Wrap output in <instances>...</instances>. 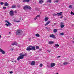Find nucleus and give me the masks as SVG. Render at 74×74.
I'll return each instance as SVG.
<instances>
[{
    "mask_svg": "<svg viewBox=\"0 0 74 74\" xmlns=\"http://www.w3.org/2000/svg\"><path fill=\"white\" fill-rule=\"evenodd\" d=\"M23 9L24 10H26L27 9H29V10H31V9H32V8H31L30 6H29V5H25L23 6Z\"/></svg>",
    "mask_w": 74,
    "mask_h": 74,
    "instance_id": "4",
    "label": "nucleus"
},
{
    "mask_svg": "<svg viewBox=\"0 0 74 74\" xmlns=\"http://www.w3.org/2000/svg\"><path fill=\"white\" fill-rule=\"evenodd\" d=\"M48 18L47 17H45V22H47V21H48Z\"/></svg>",
    "mask_w": 74,
    "mask_h": 74,
    "instance_id": "15",
    "label": "nucleus"
},
{
    "mask_svg": "<svg viewBox=\"0 0 74 74\" xmlns=\"http://www.w3.org/2000/svg\"><path fill=\"white\" fill-rule=\"evenodd\" d=\"M27 51H30V50H34L35 51V47L34 46H30L28 47L26 49Z\"/></svg>",
    "mask_w": 74,
    "mask_h": 74,
    "instance_id": "2",
    "label": "nucleus"
},
{
    "mask_svg": "<svg viewBox=\"0 0 74 74\" xmlns=\"http://www.w3.org/2000/svg\"><path fill=\"white\" fill-rule=\"evenodd\" d=\"M5 6H8V3L7 2H5L4 4Z\"/></svg>",
    "mask_w": 74,
    "mask_h": 74,
    "instance_id": "17",
    "label": "nucleus"
},
{
    "mask_svg": "<svg viewBox=\"0 0 74 74\" xmlns=\"http://www.w3.org/2000/svg\"><path fill=\"white\" fill-rule=\"evenodd\" d=\"M3 9H6V7H3Z\"/></svg>",
    "mask_w": 74,
    "mask_h": 74,
    "instance_id": "35",
    "label": "nucleus"
},
{
    "mask_svg": "<svg viewBox=\"0 0 74 74\" xmlns=\"http://www.w3.org/2000/svg\"><path fill=\"white\" fill-rule=\"evenodd\" d=\"M59 35H61V36H63V35H64V33H60L59 34Z\"/></svg>",
    "mask_w": 74,
    "mask_h": 74,
    "instance_id": "23",
    "label": "nucleus"
},
{
    "mask_svg": "<svg viewBox=\"0 0 74 74\" xmlns=\"http://www.w3.org/2000/svg\"><path fill=\"white\" fill-rule=\"evenodd\" d=\"M13 73V72H12V71L10 72V74H12Z\"/></svg>",
    "mask_w": 74,
    "mask_h": 74,
    "instance_id": "41",
    "label": "nucleus"
},
{
    "mask_svg": "<svg viewBox=\"0 0 74 74\" xmlns=\"http://www.w3.org/2000/svg\"><path fill=\"white\" fill-rule=\"evenodd\" d=\"M11 49L12 50V51H13V49Z\"/></svg>",
    "mask_w": 74,
    "mask_h": 74,
    "instance_id": "52",
    "label": "nucleus"
},
{
    "mask_svg": "<svg viewBox=\"0 0 74 74\" xmlns=\"http://www.w3.org/2000/svg\"><path fill=\"white\" fill-rule=\"evenodd\" d=\"M53 16H55L56 15H57V14H53Z\"/></svg>",
    "mask_w": 74,
    "mask_h": 74,
    "instance_id": "29",
    "label": "nucleus"
},
{
    "mask_svg": "<svg viewBox=\"0 0 74 74\" xmlns=\"http://www.w3.org/2000/svg\"><path fill=\"white\" fill-rule=\"evenodd\" d=\"M69 7V8H70V9H71L72 8V5H70Z\"/></svg>",
    "mask_w": 74,
    "mask_h": 74,
    "instance_id": "24",
    "label": "nucleus"
},
{
    "mask_svg": "<svg viewBox=\"0 0 74 74\" xmlns=\"http://www.w3.org/2000/svg\"><path fill=\"white\" fill-rule=\"evenodd\" d=\"M49 37H51V38H56L55 35L53 34H51L49 36Z\"/></svg>",
    "mask_w": 74,
    "mask_h": 74,
    "instance_id": "6",
    "label": "nucleus"
},
{
    "mask_svg": "<svg viewBox=\"0 0 74 74\" xmlns=\"http://www.w3.org/2000/svg\"><path fill=\"white\" fill-rule=\"evenodd\" d=\"M60 26L61 28H63V27H64V25H61Z\"/></svg>",
    "mask_w": 74,
    "mask_h": 74,
    "instance_id": "19",
    "label": "nucleus"
},
{
    "mask_svg": "<svg viewBox=\"0 0 74 74\" xmlns=\"http://www.w3.org/2000/svg\"><path fill=\"white\" fill-rule=\"evenodd\" d=\"M16 8V5H12L11 7L12 8Z\"/></svg>",
    "mask_w": 74,
    "mask_h": 74,
    "instance_id": "18",
    "label": "nucleus"
},
{
    "mask_svg": "<svg viewBox=\"0 0 74 74\" xmlns=\"http://www.w3.org/2000/svg\"><path fill=\"white\" fill-rule=\"evenodd\" d=\"M60 57H61V56H58L57 57V58H60Z\"/></svg>",
    "mask_w": 74,
    "mask_h": 74,
    "instance_id": "43",
    "label": "nucleus"
},
{
    "mask_svg": "<svg viewBox=\"0 0 74 74\" xmlns=\"http://www.w3.org/2000/svg\"><path fill=\"white\" fill-rule=\"evenodd\" d=\"M36 49H39V47L38 46H36Z\"/></svg>",
    "mask_w": 74,
    "mask_h": 74,
    "instance_id": "26",
    "label": "nucleus"
},
{
    "mask_svg": "<svg viewBox=\"0 0 74 74\" xmlns=\"http://www.w3.org/2000/svg\"><path fill=\"white\" fill-rule=\"evenodd\" d=\"M19 55H20V56H19L17 58V60L18 61H19L20 59H22L23 58V57H24V56H26L27 55L26 53H25L24 55L23 54V53H21L19 54Z\"/></svg>",
    "mask_w": 74,
    "mask_h": 74,
    "instance_id": "1",
    "label": "nucleus"
},
{
    "mask_svg": "<svg viewBox=\"0 0 74 74\" xmlns=\"http://www.w3.org/2000/svg\"><path fill=\"white\" fill-rule=\"evenodd\" d=\"M23 2H26V0H24V1H23Z\"/></svg>",
    "mask_w": 74,
    "mask_h": 74,
    "instance_id": "34",
    "label": "nucleus"
},
{
    "mask_svg": "<svg viewBox=\"0 0 74 74\" xmlns=\"http://www.w3.org/2000/svg\"><path fill=\"white\" fill-rule=\"evenodd\" d=\"M71 15H74V13H73V12H71Z\"/></svg>",
    "mask_w": 74,
    "mask_h": 74,
    "instance_id": "28",
    "label": "nucleus"
},
{
    "mask_svg": "<svg viewBox=\"0 0 74 74\" xmlns=\"http://www.w3.org/2000/svg\"><path fill=\"white\" fill-rule=\"evenodd\" d=\"M11 62H14V61H12Z\"/></svg>",
    "mask_w": 74,
    "mask_h": 74,
    "instance_id": "49",
    "label": "nucleus"
},
{
    "mask_svg": "<svg viewBox=\"0 0 74 74\" xmlns=\"http://www.w3.org/2000/svg\"><path fill=\"white\" fill-rule=\"evenodd\" d=\"M0 52H1L2 54H5V52L3 50H2L1 49H0Z\"/></svg>",
    "mask_w": 74,
    "mask_h": 74,
    "instance_id": "7",
    "label": "nucleus"
},
{
    "mask_svg": "<svg viewBox=\"0 0 74 74\" xmlns=\"http://www.w3.org/2000/svg\"><path fill=\"white\" fill-rule=\"evenodd\" d=\"M63 18V16H61V17H60V18Z\"/></svg>",
    "mask_w": 74,
    "mask_h": 74,
    "instance_id": "45",
    "label": "nucleus"
},
{
    "mask_svg": "<svg viewBox=\"0 0 74 74\" xmlns=\"http://www.w3.org/2000/svg\"><path fill=\"white\" fill-rule=\"evenodd\" d=\"M40 67H41L42 66V64H40V65H39Z\"/></svg>",
    "mask_w": 74,
    "mask_h": 74,
    "instance_id": "30",
    "label": "nucleus"
},
{
    "mask_svg": "<svg viewBox=\"0 0 74 74\" xmlns=\"http://www.w3.org/2000/svg\"><path fill=\"white\" fill-rule=\"evenodd\" d=\"M1 5H3V4H4V3L1 2Z\"/></svg>",
    "mask_w": 74,
    "mask_h": 74,
    "instance_id": "33",
    "label": "nucleus"
},
{
    "mask_svg": "<svg viewBox=\"0 0 74 74\" xmlns=\"http://www.w3.org/2000/svg\"><path fill=\"white\" fill-rule=\"evenodd\" d=\"M30 1L29 0H26V2H29Z\"/></svg>",
    "mask_w": 74,
    "mask_h": 74,
    "instance_id": "38",
    "label": "nucleus"
},
{
    "mask_svg": "<svg viewBox=\"0 0 74 74\" xmlns=\"http://www.w3.org/2000/svg\"><path fill=\"white\" fill-rule=\"evenodd\" d=\"M49 44H53V42L51 41H50L49 42Z\"/></svg>",
    "mask_w": 74,
    "mask_h": 74,
    "instance_id": "21",
    "label": "nucleus"
},
{
    "mask_svg": "<svg viewBox=\"0 0 74 74\" xmlns=\"http://www.w3.org/2000/svg\"><path fill=\"white\" fill-rule=\"evenodd\" d=\"M23 33V32L21 30L18 29L17 32H16V35H20Z\"/></svg>",
    "mask_w": 74,
    "mask_h": 74,
    "instance_id": "3",
    "label": "nucleus"
},
{
    "mask_svg": "<svg viewBox=\"0 0 74 74\" xmlns=\"http://www.w3.org/2000/svg\"><path fill=\"white\" fill-rule=\"evenodd\" d=\"M64 24V23L63 22H62L61 23L60 25H62Z\"/></svg>",
    "mask_w": 74,
    "mask_h": 74,
    "instance_id": "31",
    "label": "nucleus"
},
{
    "mask_svg": "<svg viewBox=\"0 0 74 74\" xmlns=\"http://www.w3.org/2000/svg\"><path fill=\"white\" fill-rule=\"evenodd\" d=\"M5 22H6V23H8L9 26V25H12V24H11V23L9 22H8V21L7 20H5Z\"/></svg>",
    "mask_w": 74,
    "mask_h": 74,
    "instance_id": "9",
    "label": "nucleus"
},
{
    "mask_svg": "<svg viewBox=\"0 0 74 74\" xmlns=\"http://www.w3.org/2000/svg\"><path fill=\"white\" fill-rule=\"evenodd\" d=\"M47 51L48 52H49V53H50V52H51L49 51V50H48Z\"/></svg>",
    "mask_w": 74,
    "mask_h": 74,
    "instance_id": "42",
    "label": "nucleus"
},
{
    "mask_svg": "<svg viewBox=\"0 0 74 74\" xmlns=\"http://www.w3.org/2000/svg\"><path fill=\"white\" fill-rule=\"evenodd\" d=\"M14 62H15V63H16V60H15Z\"/></svg>",
    "mask_w": 74,
    "mask_h": 74,
    "instance_id": "46",
    "label": "nucleus"
},
{
    "mask_svg": "<svg viewBox=\"0 0 74 74\" xmlns=\"http://www.w3.org/2000/svg\"><path fill=\"white\" fill-rule=\"evenodd\" d=\"M64 65H66L68 64V62H65L63 63Z\"/></svg>",
    "mask_w": 74,
    "mask_h": 74,
    "instance_id": "22",
    "label": "nucleus"
},
{
    "mask_svg": "<svg viewBox=\"0 0 74 74\" xmlns=\"http://www.w3.org/2000/svg\"><path fill=\"white\" fill-rule=\"evenodd\" d=\"M53 32L54 33H56V32H57V29H54Z\"/></svg>",
    "mask_w": 74,
    "mask_h": 74,
    "instance_id": "20",
    "label": "nucleus"
},
{
    "mask_svg": "<svg viewBox=\"0 0 74 74\" xmlns=\"http://www.w3.org/2000/svg\"><path fill=\"white\" fill-rule=\"evenodd\" d=\"M73 43L74 44V41H73Z\"/></svg>",
    "mask_w": 74,
    "mask_h": 74,
    "instance_id": "50",
    "label": "nucleus"
},
{
    "mask_svg": "<svg viewBox=\"0 0 74 74\" xmlns=\"http://www.w3.org/2000/svg\"><path fill=\"white\" fill-rule=\"evenodd\" d=\"M47 2L48 3H51V0H47Z\"/></svg>",
    "mask_w": 74,
    "mask_h": 74,
    "instance_id": "25",
    "label": "nucleus"
},
{
    "mask_svg": "<svg viewBox=\"0 0 74 74\" xmlns=\"http://www.w3.org/2000/svg\"><path fill=\"white\" fill-rule=\"evenodd\" d=\"M17 7H18L19 8V7H20V5H17Z\"/></svg>",
    "mask_w": 74,
    "mask_h": 74,
    "instance_id": "39",
    "label": "nucleus"
},
{
    "mask_svg": "<svg viewBox=\"0 0 74 74\" xmlns=\"http://www.w3.org/2000/svg\"><path fill=\"white\" fill-rule=\"evenodd\" d=\"M62 14H63V12H61L60 13H57V14L58 15V16H62Z\"/></svg>",
    "mask_w": 74,
    "mask_h": 74,
    "instance_id": "8",
    "label": "nucleus"
},
{
    "mask_svg": "<svg viewBox=\"0 0 74 74\" xmlns=\"http://www.w3.org/2000/svg\"><path fill=\"white\" fill-rule=\"evenodd\" d=\"M12 45H17V43H16V42H15L13 43L12 44Z\"/></svg>",
    "mask_w": 74,
    "mask_h": 74,
    "instance_id": "14",
    "label": "nucleus"
},
{
    "mask_svg": "<svg viewBox=\"0 0 74 74\" xmlns=\"http://www.w3.org/2000/svg\"><path fill=\"white\" fill-rule=\"evenodd\" d=\"M40 15H37V16H36V17L37 18V17H40Z\"/></svg>",
    "mask_w": 74,
    "mask_h": 74,
    "instance_id": "40",
    "label": "nucleus"
},
{
    "mask_svg": "<svg viewBox=\"0 0 74 74\" xmlns=\"http://www.w3.org/2000/svg\"><path fill=\"white\" fill-rule=\"evenodd\" d=\"M39 3L40 4H42V3H44V1L42 0H39Z\"/></svg>",
    "mask_w": 74,
    "mask_h": 74,
    "instance_id": "13",
    "label": "nucleus"
},
{
    "mask_svg": "<svg viewBox=\"0 0 74 74\" xmlns=\"http://www.w3.org/2000/svg\"><path fill=\"white\" fill-rule=\"evenodd\" d=\"M35 64V62L34 61H32L31 63V66H34Z\"/></svg>",
    "mask_w": 74,
    "mask_h": 74,
    "instance_id": "10",
    "label": "nucleus"
},
{
    "mask_svg": "<svg viewBox=\"0 0 74 74\" xmlns=\"http://www.w3.org/2000/svg\"><path fill=\"white\" fill-rule=\"evenodd\" d=\"M51 67H54L55 66V63H52L51 64Z\"/></svg>",
    "mask_w": 74,
    "mask_h": 74,
    "instance_id": "11",
    "label": "nucleus"
},
{
    "mask_svg": "<svg viewBox=\"0 0 74 74\" xmlns=\"http://www.w3.org/2000/svg\"><path fill=\"white\" fill-rule=\"evenodd\" d=\"M35 36L37 37H39L40 36V34H37L35 35Z\"/></svg>",
    "mask_w": 74,
    "mask_h": 74,
    "instance_id": "16",
    "label": "nucleus"
},
{
    "mask_svg": "<svg viewBox=\"0 0 74 74\" xmlns=\"http://www.w3.org/2000/svg\"><path fill=\"white\" fill-rule=\"evenodd\" d=\"M5 25H6V26H9L8 24H5Z\"/></svg>",
    "mask_w": 74,
    "mask_h": 74,
    "instance_id": "37",
    "label": "nucleus"
},
{
    "mask_svg": "<svg viewBox=\"0 0 74 74\" xmlns=\"http://www.w3.org/2000/svg\"><path fill=\"white\" fill-rule=\"evenodd\" d=\"M56 74H58V73H56Z\"/></svg>",
    "mask_w": 74,
    "mask_h": 74,
    "instance_id": "51",
    "label": "nucleus"
},
{
    "mask_svg": "<svg viewBox=\"0 0 74 74\" xmlns=\"http://www.w3.org/2000/svg\"><path fill=\"white\" fill-rule=\"evenodd\" d=\"M9 14L10 16H14V11L13 10H10Z\"/></svg>",
    "mask_w": 74,
    "mask_h": 74,
    "instance_id": "5",
    "label": "nucleus"
},
{
    "mask_svg": "<svg viewBox=\"0 0 74 74\" xmlns=\"http://www.w3.org/2000/svg\"><path fill=\"white\" fill-rule=\"evenodd\" d=\"M16 22H19L20 21H16Z\"/></svg>",
    "mask_w": 74,
    "mask_h": 74,
    "instance_id": "44",
    "label": "nucleus"
},
{
    "mask_svg": "<svg viewBox=\"0 0 74 74\" xmlns=\"http://www.w3.org/2000/svg\"><path fill=\"white\" fill-rule=\"evenodd\" d=\"M55 46L56 47H59V45L58 44H55Z\"/></svg>",
    "mask_w": 74,
    "mask_h": 74,
    "instance_id": "27",
    "label": "nucleus"
},
{
    "mask_svg": "<svg viewBox=\"0 0 74 74\" xmlns=\"http://www.w3.org/2000/svg\"><path fill=\"white\" fill-rule=\"evenodd\" d=\"M58 2H59V1L58 0L54 2V3H58Z\"/></svg>",
    "mask_w": 74,
    "mask_h": 74,
    "instance_id": "32",
    "label": "nucleus"
},
{
    "mask_svg": "<svg viewBox=\"0 0 74 74\" xmlns=\"http://www.w3.org/2000/svg\"><path fill=\"white\" fill-rule=\"evenodd\" d=\"M51 23V22L50 21H48L46 23V24L45 25V26H46L47 25H48L49 24Z\"/></svg>",
    "mask_w": 74,
    "mask_h": 74,
    "instance_id": "12",
    "label": "nucleus"
},
{
    "mask_svg": "<svg viewBox=\"0 0 74 74\" xmlns=\"http://www.w3.org/2000/svg\"><path fill=\"white\" fill-rule=\"evenodd\" d=\"M45 28H46V29H48V27H45Z\"/></svg>",
    "mask_w": 74,
    "mask_h": 74,
    "instance_id": "47",
    "label": "nucleus"
},
{
    "mask_svg": "<svg viewBox=\"0 0 74 74\" xmlns=\"http://www.w3.org/2000/svg\"><path fill=\"white\" fill-rule=\"evenodd\" d=\"M1 35H0V38H1Z\"/></svg>",
    "mask_w": 74,
    "mask_h": 74,
    "instance_id": "48",
    "label": "nucleus"
},
{
    "mask_svg": "<svg viewBox=\"0 0 74 74\" xmlns=\"http://www.w3.org/2000/svg\"><path fill=\"white\" fill-rule=\"evenodd\" d=\"M37 19V17H36L34 18L35 20H36V19Z\"/></svg>",
    "mask_w": 74,
    "mask_h": 74,
    "instance_id": "36",
    "label": "nucleus"
}]
</instances>
